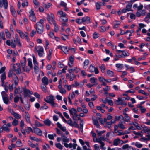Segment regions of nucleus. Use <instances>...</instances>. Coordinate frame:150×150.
<instances>
[{
    "label": "nucleus",
    "instance_id": "0eeeda50",
    "mask_svg": "<svg viewBox=\"0 0 150 150\" xmlns=\"http://www.w3.org/2000/svg\"><path fill=\"white\" fill-rule=\"evenodd\" d=\"M32 57L33 58V62L35 65L34 69L35 70H37L38 69V64L37 62L35 57L34 54H33Z\"/></svg>",
    "mask_w": 150,
    "mask_h": 150
},
{
    "label": "nucleus",
    "instance_id": "774afa93",
    "mask_svg": "<svg viewBox=\"0 0 150 150\" xmlns=\"http://www.w3.org/2000/svg\"><path fill=\"white\" fill-rule=\"evenodd\" d=\"M94 150H100L99 146L97 144H95L94 145Z\"/></svg>",
    "mask_w": 150,
    "mask_h": 150
},
{
    "label": "nucleus",
    "instance_id": "0e129e2a",
    "mask_svg": "<svg viewBox=\"0 0 150 150\" xmlns=\"http://www.w3.org/2000/svg\"><path fill=\"white\" fill-rule=\"evenodd\" d=\"M11 11L13 16H16V13L14 10V9L13 8H11Z\"/></svg>",
    "mask_w": 150,
    "mask_h": 150
},
{
    "label": "nucleus",
    "instance_id": "864d4df0",
    "mask_svg": "<svg viewBox=\"0 0 150 150\" xmlns=\"http://www.w3.org/2000/svg\"><path fill=\"white\" fill-rule=\"evenodd\" d=\"M1 94L2 98H4V97H8V95L4 91H3L2 92Z\"/></svg>",
    "mask_w": 150,
    "mask_h": 150
},
{
    "label": "nucleus",
    "instance_id": "69168bd1",
    "mask_svg": "<svg viewBox=\"0 0 150 150\" xmlns=\"http://www.w3.org/2000/svg\"><path fill=\"white\" fill-rule=\"evenodd\" d=\"M59 92L62 94L65 93H66V91L65 89L62 88L60 90Z\"/></svg>",
    "mask_w": 150,
    "mask_h": 150
},
{
    "label": "nucleus",
    "instance_id": "5fc2aeb1",
    "mask_svg": "<svg viewBox=\"0 0 150 150\" xmlns=\"http://www.w3.org/2000/svg\"><path fill=\"white\" fill-rule=\"evenodd\" d=\"M28 66H29L30 68H32V64L31 61L30 60L28 59Z\"/></svg>",
    "mask_w": 150,
    "mask_h": 150
},
{
    "label": "nucleus",
    "instance_id": "393cba45",
    "mask_svg": "<svg viewBox=\"0 0 150 150\" xmlns=\"http://www.w3.org/2000/svg\"><path fill=\"white\" fill-rule=\"evenodd\" d=\"M96 68L94 66L93 64H91L90 66L89 67V70L90 72H94V71H95V69Z\"/></svg>",
    "mask_w": 150,
    "mask_h": 150
},
{
    "label": "nucleus",
    "instance_id": "7c9ffc66",
    "mask_svg": "<svg viewBox=\"0 0 150 150\" xmlns=\"http://www.w3.org/2000/svg\"><path fill=\"white\" fill-rule=\"evenodd\" d=\"M16 146L18 147H21L22 146V144L20 140L18 139L16 143Z\"/></svg>",
    "mask_w": 150,
    "mask_h": 150
},
{
    "label": "nucleus",
    "instance_id": "3c124183",
    "mask_svg": "<svg viewBox=\"0 0 150 150\" xmlns=\"http://www.w3.org/2000/svg\"><path fill=\"white\" fill-rule=\"evenodd\" d=\"M100 68L101 69L102 72L104 73L105 72V69L104 65L103 64L101 65V66H100Z\"/></svg>",
    "mask_w": 150,
    "mask_h": 150
},
{
    "label": "nucleus",
    "instance_id": "a211bd4d",
    "mask_svg": "<svg viewBox=\"0 0 150 150\" xmlns=\"http://www.w3.org/2000/svg\"><path fill=\"white\" fill-rule=\"evenodd\" d=\"M12 114L13 115L14 117L17 119H20L21 117V115L18 114L16 112H12Z\"/></svg>",
    "mask_w": 150,
    "mask_h": 150
},
{
    "label": "nucleus",
    "instance_id": "4d7b16f0",
    "mask_svg": "<svg viewBox=\"0 0 150 150\" xmlns=\"http://www.w3.org/2000/svg\"><path fill=\"white\" fill-rule=\"evenodd\" d=\"M52 4L51 3H48L47 5L45 4L44 5V6L45 8H48L51 6Z\"/></svg>",
    "mask_w": 150,
    "mask_h": 150
},
{
    "label": "nucleus",
    "instance_id": "338daca9",
    "mask_svg": "<svg viewBox=\"0 0 150 150\" xmlns=\"http://www.w3.org/2000/svg\"><path fill=\"white\" fill-rule=\"evenodd\" d=\"M98 33L96 32H95L93 34V38L94 39H96L98 37Z\"/></svg>",
    "mask_w": 150,
    "mask_h": 150
},
{
    "label": "nucleus",
    "instance_id": "bf43d9fd",
    "mask_svg": "<svg viewBox=\"0 0 150 150\" xmlns=\"http://www.w3.org/2000/svg\"><path fill=\"white\" fill-rule=\"evenodd\" d=\"M13 74V71L10 70L8 72V77L9 78L11 77L12 76Z\"/></svg>",
    "mask_w": 150,
    "mask_h": 150
},
{
    "label": "nucleus",
    "instance_id": "052dcab7",
    "mask_svg": "<svg viewBox=\"0 0 150 150\" xmlns=\"http://www.w3.org/2000/svg\"><path fill=\"white\" fill-rule=\"evenodd\" d=\"M0 35H1V38H2V39L4 40H5V37L4 33V32H2L1 33Z\"/></svg>",
    "mask_w": 150,
    "mask_h": 150
},
{
    "label": "nucleus",
    "instance_id": "5701e85b",
    "mask_svg": "<svg viewBox=\"0 0 150 150\" xmlns=\"http://www.w3.org/2000/svg\"><path fill=\"white\" fill-rule=\"evenodd\" d=\"M44 123L45 125L49 126L50 125L51 122L49 119H47L44 121Z\"/></svg>",
    "mask_w": 150,
    "mask_h": 150
},
{
    "label": "nucleus",
    "instance_id": "6ab92c4d",
    "mask_svg": "<svg viewBox=\"0 0 150 150\" xmlns=\"http://www.w3.org/2000/svg\"><path fill=\"white\" fill-rule=\"evenodd\" d=\"M61 47V50L66 54H68V50L66 46H63Z\"/></svg>",
    "mask_w": 150,
    "mask_h": 150
},
{
    "label": "nucleus",
    "instance_id": "dca6fc26",
    "mask_svg": "<svg viewBox=\"0 0 150 150\" xmlns=\"http://www.w3.org/2000/svg\"><path fill=\"white\" fill-rule=\"evenodd\" d=\"M42 81L44 83L45 85H47L48 84V78L45 77L43 78L42 79Z\"/></svg>",
    "mask_w": 150,
    "mask_h": 150
},
{
    "label": "nucleus",
    "instance_id": "4c0bfd02",
    "mask_svg": "<svg viewBox=\"0 0 150 150\" xmlns=\"http://www.w3.org/2000/svg\"><path fill=\"white\" fill-rule=\"evenodd\" d=\"M100 2H98L96 3V6L97 10H98L100 8Z\"/></svg>",
    "mask_w": 150,
    "mask_h": 150
},
{
    "label": "nucleus",
    "instance_id": "39448f33",
    "mask_svg": "<svg viewBox=\"0 0 150 150\" xmlns=\"http://www.w3.org/2000/svg\"><path fill=\"white\" fill-rule=\"evenodd\" d=\"M46 99H44L45 101L47 103H50L54 101L55 99L54 98L52 95H50L49 96H47Z\"/></svg>",
    "mask_w": 150,
    "mask_h": 150
},
{
    "label": "nucleus",
    "instance_id": "8fccbe9b",
    "mask_svg": "<svg viewBox=\"0 0 150 150\" xmlns=\"http://www.w3.org/2000/svg\"><path fill=\"white\" fill-rule=\"evenodd\" d=\"M76 22L78 24H81L83 23L82 19H77L76 20Z\"/></svg>",
    "mask_w": 150,
    "mask_h": 150
},
{
    "label": "nucleus",
    "instance_id": "de8ad7c7",
    "mask_svg": "<svg viewBox=\"0 0 150 150\" xmlns=\"http://www.w3.org/2000/svg\"><path fill=\"white\" fill-rule=\"evenodd\" d=\"M52 107H57L58 106L57 104L54 102V101L49 103Z\"/></svg>",
    "mask_w": 150,
    "mask_h": 150
},
{
    "label": "nucleus",
    "instance_id": "4468645a",
    "mask_svg": "<svg viewBox=\"0 0 150 150\" xmlns=\"http://www.w3.org/2000/svg\"><path fill=\"white\" fill-rule=\"evenodd\" d=\"M59 21L62 22H67L68 21V19L65 16H61L60 17Z\"/></svg>",
    "mask_w": 150,
    "mask_h": 150
},
{
    "label": "nucleus",
    "instance_id": "7ed1b4c3",
    "mask_svg": "<svg viewBox=\"0 0 150 150\" xmlns=\"http://www.w3.org/2000/svg\"><path fill=\"white\" fill-rule=\"evenodd\" d=\"M18 65V67H17L15 64H11L10 70H12L13 71H16L17 74L19 75L21 73V70L20 65L19 64Z\"/></svg>",
    "mask_w": 150,
    "mask_h": 150
},
{
    "label": "nucleus",
    "instance_id": "423d86ee",
    "mask_svg": "<svg viewBox=\"0 0 150 150\" xmlns=\"http://www.w3.org/2000/svg\"><path fill=\"white\" fill-rule=\"evenodd\" d=\"M3 5H4L5 9H7L8 6L7 0H0V6L2 7Z\"/></svg>",
    "mask_w": 150,
    "mask_h": 150
},
{
    "label": "nucleus",
    "instance_id": "2f4dec72",
    "mask_svg": "<svg viewBox=\"0 0 150 150\" xmlns=\"http://www.w3.org/2000/svg\"><path fill=\"white\" fill-rule=\"evenodd\" d=\"M69 120L67 121V123L70 126H74V122L73 123V122L72 119L69 118Z\"/></svg>",
    "mask_w": 150,
    "mask_h": 150
},
{
    "label": "nucleus",
    "instance_id": "f03ea898",
    "mask_svg": "<svg viewBox=\"0 0 150 150\" xmlns=\"http://www.w3.org/2000/svg\"><path fill=\"white\" fill-rule=\"evenodd\" d=\"M13 78L14 84L13 83L12 85L9 84V89L11 91L13 90V87L15 88L16 87L19 81L18 79L15 74H13Z\"/></svg>",
    "mask_w": 150,
    "mask_h": 150
},
{
    "label": "nucleus",
    "instance_id": "79ce46f5",
    "mask_svg": "<svg viewBox=\"0 0 150 150\" xmlns=\"http://www.w3.org/2000/svg\"><path fill=\"white\" fill-rule=\"evenodd\" d=\"M96 132L97 133V134L99 136H100L101 135L103 134V133L105 132V131H99L98 130L96 131Z\"/></svg>",
    "mask_w": 150,
    "mask_h": 150
},
{
    "label": "nucleus",
    "instance_id": "f257e3e1",
    "mask_svg": "<svg viewBox=\"0 0 150 150\" xmlns=\"http://www.w3.org/2000/svg\"><path fill=\"white\" fill-rule=\"evenodd\" d=\"M43 20L40 19V21L36 24L35 28L37 32L39 34H41L43 31L44 26L43 24Z\"/></svg>",
    "mask_w": 150,
    "mask_h": 150
},
{
    "label": "nucleus",
    "instance_id": "412c9836",
    "mask_svg": "<svg viewBox=\"0 0 150 150\" xmlns=\"http://www.w3.org/2000/svg\"><path fill=\"white\" fill-rule=\"evenodd\" d=\"M3 129L7 132H8L10 131L9 129L7 127V125L6 124H4L3 125Z\"/></svg>",
    "mask_w": 150,
    "mask_h": 150
},
{
    "label": "nucleus",
    "instance_id": "f8f14e48",
    "mask_svg": "<svg viewBox=\"0 0 150 150\" xmlns=\"http://www.w3.org/2000/svg\"><path fill=\"white\" fill-rule=\"evenodd\" d=\"M69 111L70 115L72 116H74V114L77 112L76 110L74 108L69 110Z\"/></svg>",
    "mask_w": 150,
    "mask_h": 150
},
{
    "label": "nucleus",
    "instance_id": "4be33fe9",
    "mask_svg": "<svg viewBox=\"0 0 150 150\" xmlns=\"http://www.w3.org/2000/svg\"><path fill=\"white\" fill-rule=\"evenodd\" d=\"M26 114V115L25 116V118L26 121L27 122L30 123V118L29 116V114L28 112H25Z\"/></svg>",
    "mask_w": 150,
    "mask_h": 150
},
{
    "label": "nucleus",
    "instance_id": "f3484780",
    "mask_svg": "<svg viewBox=\"0 0 150 150\" xmlns=\"http://www.w3.org/2000/svg\"><path fill=\"white\" fill-rule=\"evenodd\" d=\"M6 76L5 74L4 73H3L1 74V80L2 82L1 85L3 86L4 84V80L6 79Z\"/></svg>",
    "mask_w": 150,
    "mask_h": 150
},
{
    "label": "nucleus",
    "instance_id": "9b49d317",
    "mask_svg": "<svg viewBox=\"0 0 150 150\" xmlns=\"http://www.w3.org/2000/svg\"><path fill=\"white\" fill-rule=\"evenodd\" d=\"M83 23L86 22L87 23L89 24L91 23L90 19L89 17L86 16L82 18Z\"/></svg>",
    "mask_w": 150,
    "mask_h": 150
},
{
    "label": "nucleus",
    "instance_id": "a878e982",
    "mask_svg": "<svg viewBox=\"0 0 150 150\" xmlns=\"http://www.w3.org/2000/svg\"><path fill=\"white\" fill-rule=\"evenodd\" d=\"M93 124L96 126L97 128H98L99 127L100 125L97 120L93 119Z\"/></svg>",
    "mask_w": 150,
    "mask_h": 150
},
{
    "label": "nucleus",
    "instance_id": "b1692460",
    "mask_svg": "<svg viewBox=\"0 0 150 150\" xmlns=\"http://www.w3.org/2000/svg\"><path fill=\"white\" fill-rule=\"evenodd\" d=\"M132 3H129L127 4V5L126 6V8L127 9V10H128V11H132L130 9L132 7Z\"/></svg>",
    "mask_w": 150,
    "mask_h": 150
},
{
    "label": "nucleus",
    "instance_id": "1a4fd4ad",
    "mask_svg": "<svg viewBox=\"0 0 150 150\" xmlns=\"http://www.w3.org/2000/svg\"><path fill=\"white\" fill-rule=\"evenodd\" d=\"M38 55L40 57H41L43 55V54L44 51L43 48L42 47L38 46Z\"/></svg>",
    "mask_w": 150,
    "mask_h": 150
},
{
    "label": "nucleus",
    "instance_id": "6e6d98bb",
    "mask_svg": "<svg viewBox=\"0 0 150 150\" xmlns=\"http://www.w3.org/2000/svg\"><path fill=\"white\" fill-rule=\"evenodd\" d=\"M35 125L38 127L42 126V125H41L39 122L37 120L35 121Z\"/></svg>",
    "mask_w": 150,
    "mask_h": 150
},
{
    "label": "nucleus",
    "instance_id": "6e6552de",
    "mask_svg": "<svg viewBox=\"0 0 150 150\" xmlns=\"http://www.w3.org/2000/svg\"><path fill=\"white\" fill-rule=\"evenodd\" d=\"M61 137L62 142H69V139L67 138V137L63 134V133H61Z\"/></svg>",
    "mask_w": 150,
    "mask_h": 150
},
{
    "label": "nucleus",
    "instance_id": "e433bc0d",
    "mask_svg": "<svg viewBox=\"0 0 150 150\" xmlns=\"http://www.w3.org/2000/svg\"><path fill=\"white\" fill-rule=\"evenodd\" d=\"M122 101L119 98H118V100H116L115 101V104L118 105L122 104Z\"/></svg>",
    "mask_w": 150,
    "mask_h": 150
},
{
    "label": "nucleus",
    "instance_id": "20e7f679",
    "mask_svg": "<svg viewBox=\"0 0 150 150\" xmlns=\"http://www.w3.org/2000/svg\"><path fill=\"white\" fill-rule=\"evenodd\" d=\"M47 18L50 24H55L56 21L54 19V15L53 14L51 13L50 16L49 14H48Z\"/></svg>",
    "mask_w": 150,
    "mask_h": 150
},
{
    "label": "nucleus",
    "instance_id": "aec40b11",
    "mask_svg": "<svg viewBox=\"0 0 150 150\" xmlns=\"http://www.w3.org/2000/svg\"><path fill=\"white\" fill-rule=\"evenodd\" d=\"M150 131V129L148 128V127H145L144 129L141 132H144L145 133H148Z\"/></svg>",
    "mask_w": 150,
    "mask_h": 150
},
{
    "label": "nucleus",
    "instance_id": "72a5a7b5",
    "mask_svg": "<svg viewBox=\"0 0 150 150\" xmlns=\"http://www.w3.org/2000/svg\"><path fill=\"white\" fill-rule=\"evenodd\" d=\"M55 146L56 147L60 150H62L63 149V146L60 143H56Z\"/></svg>",
    "mask_w": 150,
    "mask_h": 150
},
{
    "label": "nucleus",
    "instance_id": "f704fd0d",
    "mask_svg": "<svg viewBox=\"0 0 150 150\" xmlns=\"http://www.w3.org/2000/svg\"><path fill=\"white\" fill-rule=\"evenodd\" d=\"M29 17L30 19L33 21H35L36 20V18L35 15H29Z\"/></svg>",
    "mask_w": 150,
    "mask_h": 150
},
{
    "label": "nucleus",
    "instance_id": "a19ab883",
    "mask_svg": "<svg viewBox=\"0 0 150 150\" xmlns=\"http://www.w3.org/2000/svg\"><path fill=\"white\" fill-rule=\"evenodd\" d=\"M2 18H3V17L1 15L0 16V27L2 29L3 28V22L2 21Z\"/></svg>",
    "mask_w": 150,
    "mask_h": 150
},
{
    "label": "nucleus",
    "instance_id": "c03bdc74",
    "mask_svg": "<svg viewBox=\"0 0 150 150\" xmlns=\"http://www.w3.org/2000/svg\"><path fill=\"white\" fill-rule=\"evenodd\" d=\"M135 146L138 148H140L142 147L143 145L142 144L139 143L138 142H136L135 143Z\"/></svg>",
    "mask_w": 150,
    "mask_h": 150
},
{
    "label": "nucleus",
    "instance_id": "2eb2a0df",
    "mask_svg": "<svg viewBox=\"0 0 150 150\" xmlns=\"http://www.w3.org/2000/svg\"><path fill=\"white\" fill-rule=\"evenodd\" d=\"M125 123L124 122H119L118 125V127L122 129H124L125 128L124 124Z\"/></svg>",
    "mask_w": 150,
    "mask_h": 150
},
{
    "label": "nucleus",
    "instance_id": "37998d69",
    "mask_svg": "<svg viewBox=\"0 0 150 150\" xmlns=\"http://www.w3.org/2000/svg\"><path fill=\"white\" fill-rule=\"evenodd\" d=\"M52 52V49H50L49 50V53L48 54V59L49 60H50L51 58V55Z\"/></svg>",
    "mask_w": 150,
    "mask_h": 150
},
{
    "label": "nucleus",
    "instance_id": "473e14b6",
    "mask_svg": "<svg viewBox=\"0 0 150 150\" xmlns=\"http://www.w3.org/2000/svg\"><path fill=\"white\" fill-rule=\"evenodd\" d=\"M4 102V103L6 104H8V103L9 100L8 98V97H4V98H2Z\"/></svg>",
    "mask_w": 150,
    "mask_h": 150
},
{
    "label": "nucleus",
    "instance_id": "603ef678",
    "mask_svg": "<svg viewBox=\"0 0 150 150\" xmlns=\"http://www.w3.org/2000/svg\"><path fill=\"white\" fill-rule=\"evenodd\" d=\"M53 25H54V31L56 32H57L59 30L58 27L57 26L56 23H55V24H54Z\"/></svg>",
    "mask_w": 150,
    "mask_h": 150
},
{
    "label": "nucleus",
    "instance_id": "c85d7f7f",
    "mask_svg": "<svg viewBox=\"0 0 150 150\" xmlns=\"http://www.w3.org/2000/svg\"><path fill=\"white\" fill-rule=\"evenodd\" d=\"M98 142L100 144V147L101 149L103 150H105L106 149V148L104 147L105 145V144L104 142H101L100 141H99Z\"/></svg>",
    "mask_w": 150,
    "mask_h": 150
},
{
    "label": "nucleus",
    "instance_id": "bb28decb",
    "mask_svg": "<svg viewBox=\"0 0 150 150\" xmlns=\"http://www.w3.org/2000/svg\"><path fill=\"white\" fill-rule=\"evenodd\" d=\"M70 28H67L66 29V33H67L68 34V35H65V34H62V35H63L65 38H67V39H68V36H69V33L70 31Z\"/></svg>",
    "mask_w": 150,
    "mask_h": 150
},
{
    "label": "nucleus",
    "instance_id": "09e8293b",
    "mask_svg": "<svg viewBox=\"0 0 150 150\" xmlns=\"http://www.w3.org/2000/svg\"><path fill=\"white\" fill-rule=\"evenodd\" d=\"M116 66L117 67L120 69H122L123 67V64H116Z\"/></svg>",
    "mask_w": 150,
    "mask_h": 150
},
{
    "label": "nucleus",
    "instance_id": "c756f323",
    "mask_svg": "<svg viewBox=\"0 0 150 150\" xmlns=\"http://www.w3.org/2000/svg\"><path fill=\"white\" fill-rule=\"evenodd\" d=\"M20 62L21 64V66L23 70L25 71L24 68L25 67V66L26 62L21 60Z\"/></svg>",
    "mask_w": 150,
    "mask_h": 150
},
{
    "label": "nucleus",
    "instance_id": "c9c22d12",
    "mask_svg": "<svg viewBox=\"0 0 150 150\" xmlns=\"http://www.w3.org/2000/svg\"><path fill=\"white\" fill-rule=\"evenodd\" d=\"M18 124V121L16 119H14L12 122V124L14 126H16Z\"/></svg>",
    "mask_w": 150,
    "mask_h": 150
},
{
    "label": "nucleus",
    "instance_id": "58836bf2",
    "mask_svg": "<svg viewBox=\"0 0 150 150\" xmlns=\"http://www.w3.org/2000/svg\"><path fill=\"white\" fill-rule=\"evenodd\" d=\"M107 74L110 77H112L113 76L114 73L113 72L110 70H108L107 72Z\"/></svg>",
    "mask_w": 150,
    "mask_h": 150
},
{
    "label": "nucleus",
    "instance_id": "e2e57ef3",
    "mask_svg": "<svg viewBox=\"0 0 150 150\" xmlns=\"http://www.w3.org/2000/svg\"><path fill=\"white\" fill-rule=\"evenodd\" d=\"M108 101V104L111 105L112 106L113 105V101L112 100H109L108 99V100H107Z\"/></svg>",
    "mask_w": 150,
    "mask_h": 150
},
{
    "label": "nucleus",
    "instance_id": "49530a36",
    "mask_svg": "<svg viewBox=\"0 0 150 150\" xmlns=\"http://www.w3.org/2000/svg\"><path fill=\"white\" fill-rule=\"evenodd\" d=\"M138 92L139 93H142L146 96H148L149 95L148 93L145 92L143 90H139L138 91Z\"/></svg>",
    "mask_w": 150,
    "mask_h": 150
},
{
    "label": "nucleus",
    "instance_id": "680f3d73",
    "mask_svg": "<svg viewBox=\"0 0 150 150\" xmlns=\"http://www.w3.org/2000/svg\"><path fill=\"white\" fill-rule=\"evenodd\" d=\"M136 16L135 14H134L133 13H131L130 16V18L131 19H135Z\"/></svg>",
    "mask_w": 150,
    "mask_h": 150
},
{
    "label": "nucleus",
    "instance_id": "cd10ccee",
    "mask_svg": "<svg viewBox=\"0 0 150 150\" xmlns=\"http://www.w3.org/2000/svg\"><path fill=\"white\" fill-rule=\"evenodd\" d=\"M120 139L117 138L115 139L113 141V145L115 146H117L119 144Z\"/></svg>",
    "mask_w": 150,
    "mask_h": 150
},
{
    "label": "nucleus",
    "instance_id": "9d476101",
    "mask_svg": "<svg viewBox=\"0 0 150 150\" xmlns=\"http://www.w3.org/2000/svg\"><path fill=\"white\" fill-rule=\"evenodd\" d=\"M34 132L38 135L41 136L42 135V131L38 128H34Z\"/></svg>",
    "mask_w": 150,
    "mask_h": 150
},
{
    "label": "nucleus",
    "instance_id": "13d9d810",
    "mask_svg": "<svg viewBox=\"0 0 150 150\" xmlns=\"http://www.w3.org/2000/svg\"><path fill=\"white\" fill-rule=\"evenodd\" d=\"M33 2L36 6L38 7L39 6V3L38 1L37 0H33Z\"/></svg>",
    "mask_w": 150,
    "mask_h": 150
},
{
    "label": "nucleus",
    "instance_id": "ddd939ff",
    "mask_svg": "<svg viewBox=\"0 0 150 150\" xmlns=\"http://www.w3.org/2000/svg\"><path fill=\"white\" fill-rule=\"evenodd\" d=\"M97 79L94 77L91 78L90 79V81L91 83L93 84H96V83H98L97 82Z\"/></svg>",
    "mask_w": 150,
    "mask_h": 150
},
{
    "label": "nucleus",
    "instance_id": "a18cd8bd",
    "mask_svg": "<svg viewBox=\"0 0 150 150\" xmlns=\"http://www.w3.org/2000/svg\"><path fill=\"white\" fill-rule=\"evenodd\" d=\"M125 121L127 122H128L130 119V117L128 116V114L126 115L125 116Z\"/></svg>",
    "mask_w": 150,
    "mask_h": 150
},
{
    "label": "nucleus",
    "instance_id": "ea45409f",
    "mask_svg": "<svg viewBox=\"0 0 150 150\" xmlns=\"http://www.w3.org/2000/svg\"><path fill=\"white\" fill-rule=\"evenodd\" d=\"M57 13L61 16H66V14L62 11H58Z\"/></svg>",
    "mask_w": 150,
    "mask_h": 150
}]
</instances>
